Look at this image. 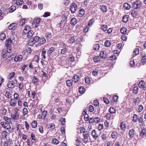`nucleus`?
I'll list each match as a JSON object with an SVG mask.
<instances>
[{
  "instance_id": "nucleus-12",
  "label": "nucleus",
  "mask_w": 146,
  "mask_h": 146,
  "mask_svg": "<svg viewBox=\"0 0 146 146\" xmlns=\"http://www.w3.org/2000/svg\"><path fill=\"white\" fill-rule=\"evenodd\" d=\"M30 30H31V27L28 25H26L23 30V35H26L27 33Z\"/></svg>"
},
{
  "instance_id": "nucleus-3",
  "label": "nucleus",
  "mask_w": 146,
  "mask_h": 146,
  "mask_svg": "<svg viewBox=\"0 0 146 146\" xmlns=\"http://www.w3.org/2000/svg\"><path fill=\"white\" fill-rule=\"evenodd\" d=\"M62 45L63 48L61 50L60 53L62 54H65L68 52V48L66 46L65 44L63 43H62Z\"/></svg>"
},
{
  "instance_id": "nucleus-11",
  "label": "nucleus",
  "mask_w": 146,
  "mask_h": 146,
  "mask_svg": "<svg viewBox=\"0 0 146 146\" xmlns=\"http://www.w3.org/2000/svg\"><path fill=\"white\" fill-rule=\"evenodd\" d=\"M108 53L106 51H101L100 54V56L103 58H105L107 56Z\"/></svg>"
},
{
  "instance_id": "nucleus-20",
  "label": "nucleus",
  "mask_w": 146,
  "mask_h": 146,
  "mask_svg": "<svg viewBox=\"0 0 146 146\" xmlns=\"http://www.w3.org/2000/svg\"><path fill=\"white\" fill-rule=\"evenodd\" d=\"M140 101V98L138 97H137L136 98H134L133 99V103L135 105L139 102Z\"/></svg>"
},
{
  "instance_id": "nucleus-55",
  "label": "nucleus",
  "mask_w": 146,
  "mask_h": 146,
  "mask_svg": "<svg viewBox=\"0 0 146 146\" xmlns=\"http://www.w3.org/2000/svg\"><path fill=\"white\" fill-rule=\"evenodd\" d=\"M7 132L3 131L1 133V136L3 138H6L7 135Z\"/></svg>"
},
{
  "instance_id": "nucleus-64",
  "label": "nucleus",
  "mask_w": 146,
  "mask_h": 146,
  "mask_svg": "<svg viewBox=\"0 0 146 146\" xmlns=\"http://www.w3.org/2000/svg\"><path fill=\"white\" fill-rule=\"evenodd\" d=\"M15 73L14 72L10 73L9 75V78H13L15 76Z\"/></svg>"
},
{
  "instance_id": "nucleus-61",
  "label": "nucleus",
  "mask_w": 146,
  "mask_h": 146,
  "mask_svg": "<svg viewBox=\"0 0 146 146\" xmlns=\"http://www.w3.org/2000/svg\"><path fill=\"white\" fill-rule=\"evenodd\" d=\"M28 113L27 109L26 108H24L23 110V115H25Z\"/></svg>"
},
{
  "instance_id": "nucleus-14",
  "label": "nucleus",
  "mask_w": 146,
  "mask_h": 146,
  "mask_svg": "<svg viewBox=\"0 0 146 146\" xmlns=\"http://www.w3.org/2000/svg\"><path fill=\"white\" fill-rule=\"evenodd\" d=\"M12 43V41L11 38H8L6 41L5 45L7 47H11Z\"/></svg>"
},
{
  "instance_id": "nucleus-2",
  "label": "nucleus",
  "mask_w": 146,
  "mask_h": 146,
  "mask_svg": "<svg viewBox=\"0 0 146 146\" xmlns=\"http://www.w3.org/2000/svg\"><path fill=\"white\" fill-rule=\"evenodd\" d=\"M83 135L84 137V138L83 139L84 142L86 143L88 141V137L89 136L88 132L86 131H84Z\"/></svg>"
},
{
  "instance_id": "nucleus-8",
  "label": "nucleus",
  "mask_w": 146,
  "mask_h": 146,
  "mask_svg": "<svg viewBox=\"0 0 146 146\" xmlns=\"http://www.w3.org/2000/svg\"><path fill=\"white\" fill-rule=\"evenodd\" d=\"M92 135L94 139H96L100 135L96 130H93L92 131Z\"/></svg>"
},
{
  "instance_id": "nucleus-18",
  "label": "nucleus",
  "mask_w": 146,
  "mask_h": 146,
  "mask_svg": "<svg viewBox=\"0 0 146 146\" xmlns=\"http://www.w3.org/2000/svg\"><path fill=\"white\" fill-rule=\"evenodd\" d=\"M85 11L83 9H81L79 11V13L77 15V16L79 17H81L84 15Z\"/></svg>"
},
{
  "instance_id": "nucleus-21",
  "label": "nucleus",
  "mask_w": 146,
  "mask_h": 146,
  "mask_svg": "<svg viewBox=\"0 0 146 146\" xmlns=\"http://www.w3.org/2000/svg\"><path fill=\"white\" fill-rule=\"evenodd\" d=\"M10 105L12 106H15L17 104V101L15 99H12L10 101Z\"/></svg>"
},
{
  "instance_id": "nucleus-6",
  "label": "nucleus",
  "mask_w": 146,
  "mask_h": 146,
  "mask_svg": "<svg viewBox=\"0 0 146 146\" xmlns=\"http://www.w3.org/2000/svg\"><path fill=\"white\" fill-rule=\"evenodd\" d=\"M23 56L21 55H16L14 58V61L15 62H20L22 61Z\"/></svg>"
},
{
  "instance_id": "nucleus-38",
  "label": "nucleus",
  "mask_w": 146,
  "mask_h": 146,
  "mask_svg": "<svg viewBox=\"0 0 146 146\" xmlns=\"http://www.w3.org/2000/svg\"><path fill=\"white\" fill-rule=\"evenodd\" d=\"M100 47V46L99 44H95L93 47V49L94 50H98Z\"/></svg>"
},
{
  "instance_id": "nucleus-10",
  "label": "nucleus",
  "mask_w": 146,
  "mask_h": 146,
  "mask_svg": "<svg viewBox=\"0 0 146 146\" xmlns=\"http://www.w3.org/2000/svg\"><path fill=\"white\" fill-rule=\"evenodd\" d=\"M2 126L5 129H10L11 127L9 124L6 122L2 121L1 123Z\"/></svg>"
},
{
  "instance_id": "nucleus-40",
  "label": "nucleus",
  "mask_w": 146,
  "mask_h": 146,
  "mask_svg": "<svg viewBox=\"0 0 146 146\" xmlns=\"http://www.w3.org/2000/svg\"><path fill=\"white\" fill-rule=\"evenodd\" d=\"M52 143L53 144L57 145L59 143V142L56 138H54L52 141Z\"/></svg>"
},
{
  "instance_id": "nucleus-42",
  "label": "nucleus",
  "mask_w": 146,
  "mask_h": 146,
  "mask_svg": "<svg viewBox=\"0 0 146 146\" xmlns=\"http://www.w3.org/2000/svg\"><path fill=\"white\" fill-rule=\"evenodd\" d=\"M95 22V19L94 18H92L89 21L88 23V25L89 26H91Z\"/></svg>"
},
{
  "instance_id": "nucleus-57",
  "label": "nucleus",
  "mask_w": 146,
  "mask_h": 146,
  "mask_svg": "<svg viewBox=\"0 0 146 146\" xmlns=\"http://www.w3.org/2000/svg\"><path fill=\"white\" fill-rule=\"evenodd\" d=\"M25 19H21L20 21V25L21 26H23V25L25 23Z\"/></svg>"
},
{
  "instance_id": "nucleus-50",
  "label": "nucleus",
  "mask_w": 146,
  "mask_h": 146,
  "mask_svg": "<svg viewBox=\"0 0 146 146\" xmlns=\"http://www.w3.org/2000/svg\"><path fill=\"white\" fill-rule=\"evenodd\" d=\"M55 127V125L54 123H51L49 124V127L50 130H53Z\"/></svg>"
},
{
  "instance_id": "nucleus-59",
  "label": "nucleus",
  "mask_w": 146,
  "mask_h": 146,
  "mask_svg": "<svg viewBox=\"0 0 146 146\" xmlns=\"http://www.w3.org/2000/svg\"><path fill=\"white\" fill-rule=\"evenodd\" d=\"M47 112L46 111H42V112L41 115L42 116V117L43 118V119H44L45 117H46V114H47Z\"/></svg>"
},
{
  "instance_id": "nucleus-16",
  "label": "nucleus",
  "mask_w": 146,
  "mask_h": 146,
  "mask_svg": "<svg viewBox=\"0 0 146 146\" xmlns=\"http://www.w3.org/2000/svg\"><path fill=\"white\" fill-rule=\"evenodd\" d=\"M118 133L117 131H113L111 133V138L114 139H116L118 136Z\"/></svg>"
},
{
  "instance_id": "nucleus-28",
  "label": "nucleus",
  "mask_w": 146,
  "mask_h": 146,
  "mask_svg": "<svg viewBox=\"0 0 146 146\" xmlns=\"http://www.w3.org/2000/svg\"><path fill=\"white\" fill-rule=\"evenodd\" d=\"M72 80H68L66 82V84L67 86L70 87L72 86L73 84Z\"/></svg>"
},
{
  "instance_id": "nucleus-7",
  "label": "nucleus",
  "mask_w": 146,
  "mask_h": 146,
  "mask_svg": "<svg viewBox=\"0 0 146 146\" xmlns=\"http://www.w3.org/2000/svg\"><path fill=\"white\" fill-rule=\"evenodd\" d=\"M77 7V5L75 3H73L70 5V10L72 13H74L76 11Z\"/></svg>"
},
{
  "instance_id": "nucleus-58",
  "label": "nucleus",
  "mask_w": 146,
  "mask_h": 146,
  "mask_svg": "<svg viewBox=\"0 0 146 146\" xmlns=\"http://www.w3.org/2000/svg\"><path fill=\"white\" fill-rule=\"evenodd\" d=\"M141 62L142 63H145L146 62V56L144 55L142 57Z\"/></svg>"
},
{
  "instance_id": "nucleus-44",
  "label": "nucleus",
  "mask_w": 146,
  "mask_h": 146,
  "mask_svg": "<svg viewBox=\"0 0 146 146\" xmlns=\"http://www.w3.org/2000/svg\"><path fill=\"white\" fill-rule=\"evenodd\" d=\"M16 9V7L14 6H12L9 8V12L11 13L14 11Z\"/></svg>"
},
{
  "instance_id": "nucleus-1",
  "label": "nucleus",
  "mask_w": 146,
  "mask_h": 146,
  "mask_svg": "<svg viewBox=\"0 0 146 146\" xmlns=\"http://www.w3.org/2000/svg\"><path fill=\"white\" fill-rule=\"evenodd\" d=\"M132 121L135 123H136L138 121L139 123H140V126H144L145 125V124L144 123L143 118L141 117H139L137 114H134L133 115Z\"/></svg>"
},
{
  "instance_id": "nucleus-33",
  "label": "nucleus",
  "mask_w": 146,
  "mask_h": 146,
  "mask_svg": "<svg viewBox=\"0 0 146 146\" xmlns=\"http://www.w3.org/2000/svg\"><path fill=\"white\" fill-rule=\"evenodd\" d=\"M129 16L128 15L124 16L122 18V21L123 22L125 23L127 22L128 20Z\"/></svg>"
},
{
  "instance_id": "nucleus-17",
  "label": "nucleus",
  "mask_w": 146,
  "mask_h": 146,
  "mask_svg": "<svg viewBox=\"0 0 146 146\" xmlns=\"http://www.w3.org/2000/svg\"><path fill=\"white\" fill-rule=\"evenodd\" d=\"M80 80L79 76L77 75H75L72 78V81L75 83L78 82Z\"/></svg>"
},
{
  "instance_id": "nucleus-29",
  "label": "nucleus",
  "mask_w": 146,
  "mask_h": 146,
  "mask_svg": "<svg viewBox=\"0 0 146 146\" xmlns=\"http://www.w3.org/2000/svg\"><path fill=\"white\" fill-rule=\"evenodd\" d=\"M33 31L32 30H30V31L28 32L27 33L26 35H27V37L28 38H30L33 36Z\"/></svg>"
},
{
  "instance_id": "nucleus-37",
  "label": "nucleus",
  "mask_w": 146,
  "mask_h": 146,
  "mask_svg": "<svg viewBox=\"0 0 146 146\" xmlns=\"http://www.w3.org/2000/svg\"><path fill=\"white\" fill-rule=\"evenodd\" d=\"M127 29L125 28H122L120 29V32L121 33L123 34H125L126 33Z\"/></svg>"
},
{
  "instance_id": "nucleus-25",
  "label": "nucleus",
  "mask_w": 146,
  "mask_h": 146,
  "mask_svg": "<svg viewBox=\"0 0 146 146\" xmlns=\"http://www.w3.org/2000/svg\"><path fill=\"white\" fill-rule=\"evenodd\" d=\"M139 88L137 86H135L133 88V93L136 94L138 92Z\"/></svg>"
},
{
  "instance_id": "nucleus-56",
  "label": "nucleus",
  "mask_w": 146,
  "mask_h": 146,
  "mask_svg": "<svg viewBox=\"0 0 146 146\" xmlns=\"http://www.w3.org/2000/svg\"><path fill=\"white\" fill-rule=\"evenodd\" d=\"M111 117V115L110 113H107L105 116V117L106 118V119L109 120L110 119Z\"/></svg>"
},
{
  "instance_id": "nucleus-46",
  "label": "nucleus",
  "mask_w": 146,
  "mask_h": 146,
  "mask_svg": "<svg viewBox=\"0 0 146 146\" xmlns=\"http://www.w3.org/2000/svg\"><path fill=\"white\" fill-rule=\"evenodd\" d=\"M105 46L106 47L110 46L111 44V43L110 41L106 40L105 42Z\"/></svg>"
},
{
  "instance_id": "nucleus-49",
  "label": "nucleus",
  "mask_w": 146,
  "mask_h": 146,
  "mask_svg": "<svg viewBox=\"0 0 146 146\" xmlns=\"http://www.w3.org/2000/svg\"><path fill=\"white\" fill-rule=\"evenodd\" d=\"M5 95V97L7 98H9L11 97V96H10L11 94H10V92L8 91L6 92Z\"/></svg>"
},
{
  "instance_id": "nucleus-9",
  "label": "nucleus",
  "mask_w": 146,
  "mask_h": 146,
  "mask_svg": "<svg viewBox=\"0 0 146 146\" xmlns=\"http://www.w3.org/2000/svg\"><path fill=\"white\" fill-rule=\"evenodd\" d=\"M138 86L140 88H142L144 90L146 89V84L143 80L139 83Z\"/></svg>"
},
{
  "instance_id": "nucleus-35",
  "label": "nucleus",
  "mask_w": 146,
  "mask_h": 146,
  "mask_svg": "<svg viewBox=\"0 0 146 146\" xmlns=\"http://www.w3.org/2000/svg\"><path fill=\"white\" fill-rule=\"evenodd\" d=\"M144 107L143 106L141 105H139L137 108V111L139 113L141 112L143 109Z\"/></svg>"
},
{
  "instance_id": "nucleus-63",
  "label": "nucleus",
  "mask_w": 146,
  "mask_h": 146,
  "mask_svg": "<svg viewBox=\"0 0 146 146\" xmlns=\"http://www.w3.org/2000/svg\"><path fill=\"white\" fill-rule=\"evenodd\" d=\"M88 109L90 112H92L94 110V108L93 106L90 105L88 107Z\"/></svg>"
},
{
  "instance_id": "nucleus-13",
  "label": "nucleus",
  "mask_w": 146,
  "mask_h": 146,
  "mask_svg": "<svg viewBox=\"0 0 146 146\" xmlns=\"http://www.w3.org/2000/svg\"><path fill=\"white\" fill-rule=\"evenodd\" d=\"M17 28L16 23H12L10 24L8 27V29L10 30H15Z\"/></svg>"
},
{
  "instance_id": "nucleus-54",
  "label": "nucleus",
  "mask_w": 146,
  "mask_h": 146,
  "mask_svg": "<svg viewBox=\"0 0 146 146\" xmlns=\"http://www.w3.org/2000/svg\"><path fill=\"white\" fill-rule=\"evenodd\" d=\"M23 0H17L16 4L17 5H20L23 4Z\"/></svg>"
},
{
  "instance_id": "nucleus-26",
  "label": "nucleus",
  "mask_w": 146,
  "mask_h": 146,
  "mask_svg": "<svg viewBox=\"0 0 146 146\" xmlns=\"http://www.w3.org/2000/svg\"><path fill=\"white\" fill-rule=\"evenodd\" d=\"M124 8L126 9L129 10L131 6L129 4L127 3H125L123 5Z\"/></svg>"
},
{
  "instance_id": "nucleus-45",
  "label": "nucleus",
  "mask_w": 146,
  "mask_h": 146,
  "mask_svg": "<svg viewBox=\"0 0 146 146\" xmlns=\"http://www.w3.org/2000/svg\"><path fill=\"white\" fill-rule=\"evenodd\" d=\"M139 49L138 48H135L133 52V53L134 54L133 55H136L139 54Z\"/></svg>"
},
{
  "instance_id": "nucleus-19",
  "label": "nucleus",
  "mask_w": 146,
  "mask_h": 146,
  "mask_svg": "<svg viewBox=\"0 0 146 146\" xmlns=\"http://www.w3.org/2000/svg\"><path fill=\"white\" fill-rule=\"evenodd\" d=\"M19 117L18 113H13L11 114V117L13 119H17Z\"/></svg>"
},
{
  "instance_id": "nucleus-62",
  "label": "nucleus",
  "mask_w": 146,
  "mask_h": 146,
  "mask_svg": "<svg viewBox=\"0 0 146 146\" xmlns=\"http://www.w3.org/2000/svg\"><path fill=\"white\" fill-rule=\"evenodd\" d=\"M100 119L98 117H95L94 119V120H93L94 122H95L96 123H98L100 121Z\"/></svg>"
},
{
  "instance_id": "nucleus-48",
  "label": "nucleus",
  "mask_w": 146,
  "mask_h": 146,
  "mask_svg": "<svg viewBox=\"0 0 146 146\" xmlns=\"http://www.w3.org/2000/svg\"><path fill=\"white\" fill-rule=\"evenodd\" d=\"M93 60L95 62H97L100 60V58L98 56H95L93 58Z\"/></svg>"
},
{
  "instance_id": "nucleus-41",
  "label": "nucleus",
  "mask_w": 146,
  "mask_h": 146,
  "mask_svg": "<svg viewBox=\"0 0 146 146\" xmlns=\"http://www.w3.org/2000/svg\"><path fill=\"white\" fill-rule=\"evenodd\" d=\"M77 23V20L76 18H72L71 20L70 23L72 25H75Z\"/></svg>"
},
{
  "instance_id": "nucleus-15",
  "label": "nucleus",
  "mask_w": 146,
  "mask_h": 146,
  "mask_svg": "<svg viewBox=\"0 0 146 146\" xmlns=\"http://www.w3.org/2000/svg\"><path fill=\"white\" fill-rule=\"evenodd\" d=\"M14 82L12 81H9L7 84V86L9 88H13L15 87Z\"/></svg>"
},
{
  "instance_id": "nucleus-4",
  "label": "nucleus",
  "mask_w": 146,
  "mask_h": 146,
  "mask_svg": "<svg viewBox=\"0 0 146 146\" xmlns=\"http://www.w3.org/2000/svg\"><path fill=\"white\" fill-rule=\"evenodd\" d=\"M141 3L139 1H136L132 3V7L135 9L139 8L141 5Z\"/></svg>"
},
{
  "instance_id": "nucleus-60",
  "label": "nucleus",
  "mask_w": 146,
  "mask_h": 146,
  "mask_svg": "<svg viewBox=\"0 0 146 146\" xmlns=\"http://www.w3.org/2000/svg\"><path fill=\"white\" fill-rule=\"evenodd\" d=\"M101 29L104 31H106L107 30L108 27L107 25H103Z\"/></svg>"
},
{
  "instance_id": "nucleus-34",
  "label": "nucleus",
  "mask_w": 146,
  "mask_h": 146,
  "mask_svg": "<svg viewBox=\"0 0 146 146\" xmlns=\"http://www.w3.org/2000/svg\"><path fill=\"white\" fill-rule=\"evenodd\" d=\"M132 16L133 17H135L136 16H138V12L135 11H133L131 13Z\"/></svg>"
},
{
  "instance_id": "nucleus-22",
  "label": "nucleus",
  "mask_w": 146,
  "mask_h": 146,
  "mask_svg": "<svg viewBox=\"0 0 146 146\" xmlns=\"http://www.w3.org/2000/svg\"><path fill=\"white\" fill-rule=\"evenodd\" d=\"M33 40V39L31 38L29 40L27 44L28 46H33L35 43Z\"/></svg>"
},
{
  "instance_id": "nucleus-30",
  "label": "nucleus",
  "mask_w": 146,
  "mask_h": 146,
  "mask_svg": "<svg viewBox=\"0 0 146 146\" xmlns=\"http://www.w3.org/2000/svg\"><path fill=\"white\" fill-rule=\"evenodd\" d=\"M46 53V51L44 48H43L41 51V55L42 58L44 59H45L46 58V56L45 54Z\"/></svg>"
},
{
  "instance_id": "nucleus-23",
  "label": "nucleus",
  "mask_w": 146,
  "mask_h": 146,
  "mask_svg": "<svg viewBox=\"0 0 146 146\" xmlns=\"http://www.w3.org/2000/svg\"><path fill=\"white\" fill-rule=\"evenodd\" d=\"M55 50V48L52 47H51L50 48L47 52V54L48 56H50L52 52L54 51Z\"/></svg>"
},
{
  "instance_id": "nucleus-27",
  "label": "nucleus",
  "mask_w": 146,
  "mask_h": 146,
  "mask_svg": "<svg viewBox=\"0 0 146 146\" xmlns=\"http://www.w3.org/2000/svg\"><path fill=\"white\" fill-rule=\"evenodd\" d=\"M101 7V10L104 13L106 12L107 11L106 6L105 5H102Z\"/></svg>"
},
{
  "instance_id": "nucleus-31",
  "label": "nucleus",
  "mask_w": 146,
  "mask_h": 146,
  "mask_svg": "<svg viewBox=\"0 0 146 146\" xmlns=\"http://www.w3.org/2000/svg\"><path fill=\"white\" fill-rule=\"evenodd\" d=\"M120 128L122 130H125L126 128L125 124L124 122H122L120 124Z\"/></svg>"
},
{
  "instance_id": "nucleus-39",
  "label": "nucleus",
  "mask_w": 146,
  "mask_h": 146,
  "mask_svg": "<svg viewBox=\"0 0 146 146\" xmlns=\"http://www.w3.org/2000/svg\"><path fill=\"white\" fill-rule=\"evenodd\" d=\"M39 42L40 44H43L45 43L46 42V39L44 38H40Z\"/></svg>"
},
{
  "instance_id": "nucleus-43",
  "label": "nucleus",
  "mask_w": 146,
  "mask_h": 146,
  "mask_svg": "<svg viewBox=\"0 0 146 146\" xmlns=\"http://www.w3.org/2000/svg\"><path fill=\"white\" fill-rule=\"evenodd\" d=\"M75 41V39L74 37L72 36L69 38L68 40V42L70 43H73Z\"/></svg>"
},
{
  "instance_id": "nucleus-52",
  "label": "nucleus",
  "mask_w": 146,
  "mask_h": 146,
  "mask_svg": "<svg viewBox=\"0 0 146 146\" xmlns=\"http://www.w3.org/2000/svg\"><path fill=\"white\" fill-rule=\"evenodd\" d=\"M1 55L2 57L3 58H6L7 56V52H6L5 50H3L1 53Z\"/></svg>"
},
{
  "instance_id": "nucleus-32",
  "label": "nucleus",
  "mask_w": 146,
  "mask_h": 146,
  "mask_svg": "<svg viewBox=\"0 0 146 146\" xmlns=\"http://www.w3.org/2000/svg\"><path fill=\"white\" fill-rule=\"evenodd\" d=\"M5 35L3 32H2L0 33V39L1 40H3L5 39Z\"/></svg>"
},
{
  "instance_id": "nucleus-24",
  "label": "nucleus",
  "mask_w": 146,
  "mask_h": 146,
  "mask_svg": "<svg viewBox=\"0 0 146 146\" xmlns=\"http://www.w3.org/2000/svg\"><path fill=\"white\" fill-rule=\"evenodd\" d=\"M109 111L111 114H114L115 113L116 111L115 108L110 107L109 109Z\"/></svg>"
},
{
  "instance_id": "nucleus-51",
  "label": "nucleus",
  "mask_w": 146,
  "mask_h": 146,
  "mask_svg": "<svg viewBox=\"0 0 146 146\" xmlns=\"http://www.w3.org/2000/svg\"><path fill=\"white\" fill-rule=\"evenodd\" d=\"M32 38L33 39V40L34 41L35 43L38 41H39L40 39L39 37L38 36H35L34 37Z\"/></svg>"
},
{
  "instance_id": "nucleus-53",
  "label": "nucleus",
  "mask_w": 146,
  "mask_h": 146,
  "mask_svg": "<svg viewBox=\"0 0 146 146\" xmlns=\"http://www.w3.org/2000/svg\"><path fill=\"white\" fill-rule=\"evenodd\" d=\"M84 87L81 86L79 88V92L80 94H82L84 92Z\"/></svg>"
},
{
  "instance_id": "nucleus-47",
  "label": "nucleus",
  "mask_w": 146,
  "mask_h": 146,
  "mask_svg": "<svg viewBox=\"0 0 146 146\" xmlns=\"http://www.w3.org/2000/svg\"><path fill=\"white\" fill-rule=\"evenodd\" d=\"M146 132L145 129H143L141 131L139 134V136L142 137L145 134Z\"/></svg>"
},
{
  "instance_id": "nucleus-5",
  "label": "nucleus",
  "mask_w": 146,
  "mask_h": 146,
  "mask_svg": "<svg viewBox=\"0 0 146 146\" xmlns=\"http://www.w3.org/2000/svg\"><path fill=\"white\" fill-rule=\"evenodd\" d=\"M136 133L135 130L133 129H131L129 130V136L130 138L131 139L135 136Z\"/></svg>"
},
{
  "instance_id": "nucleus-36",
  "label": "nucleus",
  "mask_w": 146,
  "mask_h": 146,
  "mask_svg": "<svg viewBox=\"0 0 146 146\" xmlns=\"http://www.w3.org/2000/svg\"><path fill=\"white\" fill-rule=\"evenodd\" d=\"M37 122L36 121H34L32 123L31 126L33 128H35L37 127Z\"/></svg>"
}]
</instances>
